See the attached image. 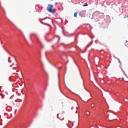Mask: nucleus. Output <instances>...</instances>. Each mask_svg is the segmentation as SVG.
<instances>
[{
	"mask_svg": "<svg viewBox=\"0 0 128 128\" xmlns=\"http://www.w3.org/2000/svg\"><path fill=\"white\" fill-rule=\"evenodd\" d=\"M59 114H57V118H59V117H58V115H59Z\"/></svg>",
	"mask_w": 128,
	"mask_h": 128,
	"instance_id": "9b49d317",
	"label": "nucleus"
},
{
	"mask_svg": "<svg viewBox=\"0 0 128 128\" xmlns=\"http://www.w3.org/2000/svg\"><path fill=\"white\" fill-rule=\"evenodd\" d=\"M61 102V103H62V104H63V102Z\"/></svg>",
	"mask_w": 128,
	"mask_h": 128,
	"instance_id": "4468645a",
	"label": "nucleus"
},
{
	"mask_svg": "<svg viewBox=\"0 0 128 128\" xmlns=\"http://www.w3.org/2000/svg\"><path fill=\"white\" fill-rule=\"evenodd\" d=\"M80 80L82 81V82H83V79L82 77V76L81 75V74H80Z\"/></svg>",
	"mask_w": 128,
	"mask_h": 128,
	"instance_id": "39448f33",
	"label": "nucleus"
},
{
	"mask_svg": "<svg viewBox=\"0 0 128 128\" xmlns=\"http://www.w3.org/2000/svg\"><path fill=\"white\" fill-rule=\"evenodd\" d=\"M84 89H85V88L84 87Z\"/></svg>",
	"mask_w": 128,
	"mask_h": 128,
	"instance_id": "f3484780",
	"label": "nucleus"
},
{
	"mask_svg": "<svg viewBox=\"0 0 128 128\" xmlns=\"http://www.w3.org/2000/svg\"><path fill=\"white\" fill-rule=\"evenodd\" d=\"M0 95L3 98H4V97L3 96V94H0Z\"/></svg>",
	"mask_w": 128,
	"mask_h": 128,
	"instance_id": "9d476101",
	"label": "nucleus"
},
{
	"mask_svg": "<svg viewBox=\"0 0 128 128\" xmlns=\"http://www.w3.org/2000/svg\"><path fill=\"white\" fill-rule=\"evenodd\" d=\"M77 13L76 12H75L74 13V16L76 17H77Z\"/></svg>",
	"mask_w": 128,
	"mask_h": 128,
	"instance_id": "423d86ee",
	"label": "nucleus"
},
{
	"mask_svg": "<svg viewBox=\"0 0 128 128\" xmlns=\"http://www.w3.org/2000/svg\"><path fill=\"white\" fill-rule=\"evenodd\" d=\"M16 68H14L13 69H15Z\"/></svg>",
	"mask_w": 128,
	"mask_h": 128,
	"instance_id": "f8f14e48",
	"label": "nucleus"
},
{
	"mask_svg": "<svg viewBox=\"0 0 128 128\" xmlns=\"http://www.w3.org/2000/svg\"><path fill=\"white\" fill-rule=\"evenodd\" d=\"M114 114L113 113H110L108 114V118H111L114 117Z\"/></svg>",
	"mask_w": 128,
	"mask_h": 128,
	"instance_id": "7ed1b4c3",
	"label": "nucleus"
},
{
	"mask_svg": "<svg viewBox=\"0 0 128 128\" xmlns=\"http://www.w3.org/2000/svg\"><path fill=\"white\" fill-rule=\"evenodd\" d=\"M88 6V4L87 3H86L85 4L83 5L84 6Z\"/></svg>",
	"mask_w": 128,
	"mask_h": 128,
	"instance_id": "6e6552de",
	"label": "nucleus"
},
{
	"mask_svg": "<svg viewBox=\"0 0 128 128\" xmlns=\"http://www.w3.org/2000/svg\"><path fill=\"white\" fill-rule=\"evenodd\" d=\"M126 42L125 43V45L127 47H128V41L126 40Z\"/></svg>",
	"mask_w": 128,
	"mask_h": 128,
	"instance_id": "20e7f679",
	"label": "nucleus"
},
{
	"mask_svg": "<svg viewBox=\"0 0 128 128\" xmlns=\"http://www.w3.org/2000/svg\"><path fill=\"white\" fill-rule=\"evenodd\" d=\"M86 114L88 115H89L90 114V113L89 112L87 111L86 112Z\"/></svg>",
	"mask_w": 128,
	"mask_h": 128,
	"instance_id": "1a4fd4ad",
	"label": "nucleus"
},
{
	"mask_svg": "<svg viewBox=\"0 0 128 128\" xmlns=\"http://www.w3.org/2000/svg\"><path fill=\"white\" fill-rule=\"evenodd\" d=\"M53 5L48 4L47 8V10L49 12L54 14V9L53 8Z\"/></svg>",
	"mask_w": 128,
	"mask_h": 128,
	"instance_id": "f257e3e1",
	"label": "nucleus"
},
{
	"mask_svg": "<svg viewBox=\"0 0 128 128\" xmlns=\"http://www.w3.org/2000/svg\"><path fill=\"white\" fill-rule=\"evenodd\" d=\"M118 128V127H117V128Z\"/></svg>",
	"mask_w": 128,
	"mask_h": 128,
	"instance_id": "a211bd4d",
	"label": "nucleus"
},
{
	"mask_svg": "<svg viewBox=\"0 0 128 128\" xmlns=\"http://www.w3.org/2000/svg\"><path fill=\"white\" fill-rule=\"evenodd\" d=\"M13 64H14L13 63V64H12L11 65V66H12V65Z\"/></svg>",
	"mask_w": 128,
	"mask_h": 128,
	"instance_id": "ddd939ff",
	"label": "nucleus"
},
{
	"mask_svg": "<svg viewBox=\"0 0 128 128\" xmlns=\"http://www.w3.org/2000/svg\"><path fill=\"white\" fill-rule=\"evenodd\" d=\"M86 91L85 90V91H84V92H81V94L82 95V98L81 99L83 101L85 102H87L88 100L87 101H86L84 100V98H85V95L86 94Z\"/></svg>",
	"mask_w": 128,
	"mask_h": 128,
	"instance_id": "f03ea898",
	"label": "nucleus"
},
{
	"mask_svg": "<svg viewBox=\"0 0 128 128\" xmlns=\"http://www.w3.org/2000/svg\"><path fill=\"white\" fill-rule=\"evenodd\" d=\"M112 119V120H113L115 119H114V118Z\"/></svg>",
	"mask_w": 128,
	"mask_h": 128,
	"instance_id": "dca6fc26",
	"label": "nucleus"
},
{
	"mask_svg": "<svg viewBox=\"0 0 128 128\" xmlns=\"http://www.w3.org/2000/svg\"><path fill=\"white\" fill-rule=\"evenodd\" d=\"M94 105L93 103L91 105V107L92 108L94 107Z\"/></svg>",
	"mask_w": 128,
	"mask_h": 128,
	"instance_id": "0eeeda50",
	"label": "nucleus"
},
{
	"mask_svg": "<svg viewBox=\"0 0 128 128\" xmlns=\"http://www.w3.org/2000/svg\"><path fill=\"white\" fill-rule=\"evenodd\" d=\"M52 48H53V46H52Z\"/></svg>",
	"mask_w": 128,
	"mask_h": 128,
	"instance_id": "2eb2a0df",
	"label": "nucleus"
}]
</instances>
